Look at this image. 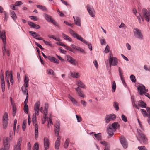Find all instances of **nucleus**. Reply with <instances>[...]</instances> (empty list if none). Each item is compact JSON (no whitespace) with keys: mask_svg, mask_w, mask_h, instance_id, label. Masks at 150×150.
Segmentation results:
<instances>
[{"mask_svg":"<svg viewBox=\"0 0 150 150\" xmlns=\"http://www.w3.org/2000/svg\"><path fill=\"white\" fill-rule=\"evenodd\" d=\"M120 127V125L117 122H114L112 125H109L108 128H107V131L109 136L110 137L112 136L114 134V132L116 131V129Z\"/></svg>","mask_w":150,"mask_h":150,"instance_id":"2","label":"nucleus"},{"mask_svg":"<svg viewBox=\"0 0 150 150\" xmlns=\"http://www.w3.org/2000/svg\"><path fill=\"white\" fill-rule=\"evenodd\" d=\"M100 41L102 45H105L106 44V42L104 39H100Z\"/></svg>","mask_w":150,"mask_h":150,"instance_id":"43","label":"nucleus"},{"mask_svg":"<svg viewBox=\"0 0 150 150\" xmlns=\"http://www.w3.org/2000/svg\"><path fill=\"white\" fill-rule=\"evenodd\" d=\"M45 58H48L51 62L58 64L59 63V61L56 58L54 57H44Z\"/></svg>","mask_w":150,"mask_h":150,"instance_id":"23","label":"nucleus"},{"mask_svg":"<svg viewBox=\"0 0 150 150\" xmlns=\"http://www.w3.org/2000/svg\"><path fill=\"white\" fill-rule=\"evenodd\" d=\"M144 18L147 22H149L150 19V14L146 9L144 8L142 10Z\"/></svg>","mask_w":150,"mask_h":150,"instance_id":"10","label":"nucleus"},{"mask_svg":"<svg viewBox=\"0 0 150 150\" xmlns=\"http://www.w3.org/2000/svg\"><path fill=\"white\" fill-rule=\"evenodd\" d=\"M24 112L27 114L28 112V107L27 105H25L24 108Z\"/></svg>","mask_w":150,"mask_h":150,"instance_id":"42","label":"nucleus"},{"mask_svg":"<svg viewBox=\"0 0 150 150\" xmlns=\"http://www.w3.org/2000/svg\"><path fill=\"white\" fill-rule=\"evenodd\" d=\"M35 111V113L34 114L36 115H38L39 113L40 109H34Z\"/></svg>","mask_w":150,"mask_h":150,"instance_id":"63","label":"nucleus"},{"mask_svg":"<svg viewBox=\"0 0 150 150\" xmlns=\"http://www.w3.org/2000/svg\"><path fill=\"white\" fill-rule=\"evenodd\" d=\"M47 119H48V120L47 121V122H48V125H47V127L49 128L50 127V124H53V123H52V117L51 116V115H50V116L49 117H48V118H47Z\"/></svg>","mask_w":150,"mask_h":150,"instance_id":"34","label":"nucleus"},{"mask_svg":"<svg viewBox=\"0 0 150 150\" xmlns=\"http://www.w3.org/2000/svg\"><path fill=\"white\" fill-rule=\"evenodd\" d=\"M32 122L33 125L35 126V125H37L36 124V117L35 115L33 114V115Z\"/></svg>","mask_w":150,"mask_h":150,"instance_id":"32","label":"nucleus"},{"mask_svg":"<svg viewBox=\"0 0 150 150\" xmlns=\"http://www.w3.org/2000/svg\"><path fill=\"white\" fill-rule=\"evenodd\" d=\"M21 90L23 94H24V95H27V93H28L27 89L22 87L21 88Z\"/></svg>","mask_w":150,"mask_h":150,"instance_id":"47","label":"nucleus"},{"mask_svg":"<svg viewBox=\"0 0 150 150\" xmlns=\"http://www.w3.org/2000/svg\"><path fill=\"white\" fill-rule=\"evenodd\" d=\"M39 149V145L38 143H36L34 146L33 150H38Z\"/></svg>","mask_w":150,"mask_h":150,"instance_id":"53","label":"nucleus"},{"mask_svg":"<svg viewBox=\"0 0 150 150\" xmlns=\"http://www.w3.org/2000/svg\"><path fill=\"white\" fill-rule=\"evenodd\" d=\"M29 33L35 39L40 40H43V38L42 37H40V35L36 32L30 31L29 32Z\"/></svg>","mask_w":150,"mask_h":150,"instance_id":"15","label":"nucleus"},{"mask_svg":"<svg viewBox=\"0 0 150 150\" xmlns=\"http://www.w3.org/2000/svg\"><path fill=\"white\" fill-rule=\"evenodd\" d=\"M40 102L39 101H38L35 103L34 106V109H40Z\"/></svg>","mask_w":150,"mask_h":150,"instance_id":"41","label":"nucleus"},{"mask_svg":"<svg viewBox=\"0 0 150 150\" xmlns=\"http://www.w3.org/2000/svg\"><path fill=\"white\" fill-rule=\"evenodd\" d=\"M60 123L58 122H57L55 125V132L56 136L58 137L55 143V147L56 149L58 150L60 145V137H59V131Z\"/></svg>","mask_w":150,"mask_h":150,"instance_id":"1","label":"nucleus"},{"mask_svg":"<svg viewBox=\"0 0 150 150\" xmlns=\"http://www.w3.org/2000/svg\"><path fill=\"white\" fill-rule=\"evenodd\" d=\"M138 104L142 108H145L146 106V104L142 101H139L138 102Z\"/></svg>","mask_w":150,"mask_h":150,"instance_id":"31","label":"nucleus"},{"mask_svg":"<svg viewBox=\"0 0 150 150\" xmlns=\"http://www.w3.org/2000/svg\"><path fill=\"white\" fill-rule=\"evenodd\" d=\"M138 91L139 92L140 94L142 95L146 92H148V90L146 89L144 86L142 84H140L137 86Z\"/></svg>","mask_w":150,"mask_h":150,"instance_id":"5","label":"nucleus"},{"mask_svg":"<svg viewBox=\"0 0 150 150\" xmlns=\"http://www.w3.org/2000/svg\"><path fill=\"white\" fill-rule=\"evenodd\" d=\"M1 87L2 91L3 92H4L5 90V84L4 81L1 82Z\"/></svg>","mask_w":150,"mask_h":150,"instance_id":"45","label":"nucleus"},{"mask_svg":"<svg viewBox=\"0 0 150 150\" xmlns=\"http://www.w3.org/2000/svg\"><path fill=\"white\" fill-rule=\"evenodd\" d=\"M26 121H24L22 125V129L23 131H24L26 127Z\"/></svg>","mask_w":150,"mask_h":150,"instance_id":"56","label":"nucleus"},{"mask_svg":"<svg viewBox=\"0 0 150 150\" xmlns=\"http://www.w3.org/2000/svg\"><path fill=\"white\" fill-rule=\"evenodd\" d=\"M138 148L139 150H147L144 146L138 147Z\"/></svg>","mask_w":150,"mask_h":150,"instance_id":"64","label":"nucleus"},{"mask_svg":"<svg viewBox=\"0 0 150 150\" xmlns=\"http://www.w3.org/2000/svg\"><path fill=\"white\" fill-rule=\"evenodd\" d=\"M23 4V3L21 1H17L15 3V6H19Z\"/></svg>","mask_w":150,"mask_h":150,"instance_id":"61","label":"nucleus"},{"mask_svg":"<svg viewBox=\"0 0 150 150\" xmlns=\"http://www.w3.org/2000/svg\"><path fill=\"white\" fill-rule=\"evenodd\" d=\"M36 6L38 8L42 11H47L46 7L44 6H42L41 5H37Z\"/></svg>","mask_w":150,"mask_h":150,"instance_id":"36","label":"nucleus"},{"mask_svg":"<svg viewBox=\"0 0 150 150\" xmlns=\"http://www.w3.org/2000/svg\"><path fill=\"white\" fill-rule=\"evenodd\" d=\"M137 132L138 134L137 137L140 142L141 143L143 142L144 144H147L148 139L145 135L142 133V132L140 130L137 129Z\"/></svg>","mask_w":150,"mask_h":150,"instance_id":"3","label":"nucleus"},{"mask_svg":"<svg viewBox=\"0 0 150 150\" xmlns=\"http://www.w3.org/2000/svg\"><path fill=\"white\" fill-rule=\"evenodd\" d=\"M10 13L12 18L14 21H16L17 18V17L15 12L11 10L10 11Z\"/></svg>","mask_w":150,"mask_h":150,"instance_id":"29","label":"nucleus"},{"mask_svg":"<svg viewBox=\"0 0 150 150\" xmlns=\"http://www.w3.org/2000/svg\"><path fill=\"white\" fill-rule=\"evenodd\" d=\"M118 62V59L115 57H110L109 63L110 67H111V65H117Z\"/></svg>","mask_w":150,"mask_h":150,"instance_id":"7","label":"nucleus"},{"mask_svg":"<svg viewBox=\"0 0 150 150\" xmlns=\"http://www.w3.org/2000/svg\"><path fill=\"white\" fill-rule=\"evenodd\" d=\"M29 18L31 19L34 21H37L38 20V18L36 16H29Z\"/></svg>","mask_w":150,"mask_h":150,"instance_id":"55","label":"nucleus"},{"mask_svg":"<svg viewBox=\"0 0 150 150\" xmlns=\"http://www.w3.org/2000/svg\"><path fill=\"white\" fill-rule=\"evenodd\" d=\"M76 83L77 84L79 87L83 88H85V85L81 81L79 80H77L76 81Z\"/></svg>","mask_w":150,"mask_h":150,"instance_id":"33","label":"nucleus"},{"mask_svg":"<svg viewBox=\"0 0 150 150\" xmlns=\"http://www.w3.org/2000/svg\"><path fill=\"white\" fill-rule=\"evenodd\" d=\"M74 23L76 25L78 26H81V21L80 18L79 17H76V20H74Z\"/></svg>","mask_w":150,"mask_h":150,"instance_id":"26","label":"nucleus"},{"mask_svg":"<svg viewBox=\"0 0 150 150\" xmlns=\"http://www.w3.org/2000/svg\"><path fill=\"white\" fill-rule=\"evenodd\" d=\"M67 59L68 61L73 65H76L77 64L76 61L71 57H67Z\"/></svg>","mask_w":150,"mask_h":150,"instance_id":"21","label":"nucleus"},{"mask_svg":"<svg viewBox=\"0 0 150 150\" xmlns=\"http://www.w3.org/2000/svg\"><path fill=\"white\" fill-rule=\"evenodd\" d=\"M76 50L79 52L81 53H82L83 54H85V51L84 49L79 47H78L77 49H76Z\"/></svg>","mask_w":150,"mask_h":150,"instance_id":"49","label":"nucleus"},{"mask_svg":"<svg viewBox=\"0 0 150 150\" xmlns=\"http://www.w3.org/2000/svg\"><path fill=\"white\" fill-rule=\"evenodd\" d=\"M69 143V139H67L65 142L64 145V147L65 148H67Z\"/></svg>","mask_w":150,"mask_h":150,"instance_id":"44","label":"nucleus"},{"mask_svg":"<svg viewBox=\"0 0 150 150\" xmlns=\"http://www.w3.org/2000/svg\"><path fill=\"white\" fill-rule=\"evenodd\" d=\"M42 40L44 42V43H45V44L46 45H47L49 46L50 47L52 46V45L49 42L47 41H45V40H44L43 39V40Z\"/></svg>","mask_w":150,"mask_h":150,"instance_id":"52","label":"nucleus"},{"mask_svg":"<svg viewBox=\"0 0 150 150\" xmlns=\"http://www.w3.org/2000/svg\"><path fill=\"white\" fill-rule=\"evenodd\" d=\"M64 48L66 49H67V50H69V51H71L73 52H74V50L73 49H72L70 47L67 46L66 45H65V46L64 47Z\"/></svg>","mask_w":150,"mask_h":150,"instance_id":"60","label":"nucleus"},{"mask_svg":"<svg viewBox=\"0 0 150 150\" xmlns=\"http://www.w3.org/2000/svg\"><path fill=\"white\" fill-rule=\"evenodd\" d=\"M76 90L79 96L83 98L84 97V94L82 92L81 89L79 87H78L77 88H76Z\"/></svg>","mask_w":150,"mask_h":150,"instance_id":"27","label":"nucleus"},{"mask_svg":"<svg viewBox=\"0 0 150 150\" xmlns=\"http://www.w3.org/2000/svg\"><path fill=\"white\" fill-rule=\"evenodd\" d=\"M28 24L31 28L37 29H39L40 28V26L39 25L35 24L33 22L30 21H28Z\"/></svg>","mask_w":150,"mask_h":150,"instance_id":"19","label":"nucleus"},{"mask_svg":"<svg viewBox=\"0 0 150 150\" xmlns=\"http://www.w3.org/2000/svg\"><path fill=\"white\" fill-rule=\"evenodd\" d=\"M130 78L132 82L134 83L136 82L135 77L134 75H131L130 76Z\"/></svg>","mask_w":150,"mask_h":150,"instance_id":"51","label":"nucleus"},{"mask_svg":"<svg viewBox=\"0 0 150 150\" xmlns=\"http://www.w3.org/2000/svg\"><path fill=\"white\" fill-rule=\"evenodd\" d=\"M146 110H146L144 109H141L140 111L144 117H147L149 118H150V108H147Z\"/></svg>","mask_w":150,"mask_h":150,"instance_id":"12","label":"nucleus"},{"mask_svg":"<svg viewBox=\"0 0 150 150\" xmlns=\"http://www.w3.org/2000/svg\"><path fill=\"white\" fill-rule=\"evenodd\" d=\"M43 16L45 20L48 22H52L54 20V19L52 18L51 16L46 13H44Z\"/></svg>","mask_w":150,"mask_h":150,"instance_id":"18","label":"nucleus"},{"mask_svg":"<svg viewBox=\"0 0 150 150\" xmlns=\"http://www.w3.org/2000/svg\"><path fill=\"white\" fill-rule=\"evenodd\" d=\"M69 31L70 33L74 37V36H76V35L77 34L74 31L71 29H70L69 30Z\"/></svg>","mask_w":150,"mask_h":150,"instance_id":"48","label":"nucleus"},{"mask_svg":"<svg viewBox=\"0 0 150 150\" xmlns=\"http://www.w3.org/2000/svg\"><path fill=\"white\" fill-rule=\"evenodd\" d=\"M119 28H123L124 29H125L126 28V26L124 23H122L121 25L119 26Z\"/></svg>","mask_w":150,"mask_h":150,"instance_id":"62","label":"nucleus"},{"mask_svg":"<svg viewBox=\"0 0 150 150\" xmlns=\"http://www.w3.org/2000/svg\"><path fill=\"white\" fill-rule=\"evenodd\" d=\"M120 141L121 144L125 149L127 148L128 146V144L127 140L123 136H121L120 138Z\"/></svg>","mask_w":150,"mask_h":150,"instance_id":"11","label":"nucleus"},{"mask_svg":"<svg viewBox=\"0 0 150 150\" xmlns=\"http://www.w3.org/2000/svg\"><path fill=\"white\" fill-rule=\"evenodd\" d=\"M3 12L4 14V21L6 22L8 18V13L5 11H4Z\"/></svg>","mask_w":150,"mask_h":150,"instance_id":"46","label":"nucleus"},{"mask_svg":"<svg viewBox=\"0 0 150 150\" xmlns=\"http://www.w3.org/2000/svg\"><path fill=\"white\" fill-rule=\"evenodd\" d=\"M47 73L48 74L52 75L53 76H55L56 75V74L53 70L51 69L47 70Z\"/></svg>","mask_w":150,"mask_h":150,"instance_id":"39","label":"nucleus"},{"mask_svg":"<svg viewBox=\"0 0 150 150\" xmlns=\"http://www.w3.org/2000/svg\"><path fill=\"white\" fill-rule=\"evenodd\" d=\"M121 118L122 120L125 122H127V118L124 115H122L121 116Z\"/></svg>","mask_w":150,"mask_h":150,"instance_id":"58","label":"nucleus"},{"mask_svg":"<svg viewBox=\"0 0 150 150\" xmlns=\"http://www.w3.org/2000/svg\"><path fill=\"white\" fill-rule=\"evenodd\" d=\"M22 140L21 138H19L17 141V144L14 147V150H21V145Z\"/></svg>","mask_w":150,"mask_h":150,"instance_id":"16","label":"nucleus"},{"mask_svg":"<svg viewBox=\"0 0 150 150\" xmlns=\"http://www.w3.org/2000/svg\"><path fill=\"white\" fill-rule=\"evenodd\" d=\"M109 49L110 47L108 45H107L104 51V52L105 53H108L109 52Z\"/></svg>","mask_w":150,"mask_h":150,"instance_id":"54","label":"nucleus"},{"mask_svg":"<svg viewBox=\"0 0 150 150\" xmlns=\"http://www.w3.org/2000/svg\"><path fill=\"white\" fill-rule=\"evenodd\" d=\"M71 76L74 78H78L80 76V74L78 73L71 72Z\"/></svg>","mask_w":150,"mask_h":150,"instance_id":"30","label":"nucleus"},{"mask_svg":"<svg viewBox=\"0 0 150 150\" xmlns=\"http://www.w3.org/2000/svg\"><path fill=\"white\" fill-rule=\"evenodd\" d=\"M133 33L134 36L139 39L143 40V36L141 33V31L137 28H135L133 29Z\"/></svg>","mask_w":150,"mask_h":150,"instance_id":"4","label":"nucleus"},{"mask_svg":"<svg viewBox=\"0 0 150 150\" xmlns=\"http://www.w3.org/2000/svg\"><path fill=\"white\" fill-rule=\"evenodd\" d=\"M116 118V116L114 114L107 115L105 117L106 122L108 123L111 120H113Z\"/></svg>","mask_w":150,"mask_h":150,"instance_id":"13","label":"nucleus"},{"mask_svg":"<svg viewBox=\"0 0 150 150\" xmlns=\"http://www.w3.org/2000/svg\"><path fill=\"white\" fill-rule=\"evenodd\" d=\"M74 38H76L77 39L83 42L86 45H87L88 43V42H87L84 40L82 37L80 35H79L78 34H77L76 35V36H74Z\"/></svg>","mask_w":150,"mask_h":150,"instance_id":"17","label":"nucleus"},{"mask_svg":"<svg viewBox=\"0 0 150 150\" xmlns=\"http://www.w3.org/2000/svg\"><path fill=\"white\" fill-rule=\"evenodd\" d=\"M0 38L2 40L4 45H6V43L5 32L4 30H1V27H0Z\"/></svg>","mask_w":150,"mask_h":150,"instance_id":"9","label":"nucleus"},{"mask_svg":"<svg viewBox=\"0 0 150 150\" xmlns=\"http://www.w3.org/2000/svg\"><path fill=\"white\" fill-rule=\"evenodd\" d=\"M29 81V79L28 77L26 76V75H25L24 77V85L25 87L27 88L28 86V82Z\"/></svg>","mask_w":150,"mask_h":150,"instance_id":"25","label":"nucleus"},{"mask_svg":"<svg viewBox=\"0 0 150 150\" xmlns=\"http://www.w3.org/2000/svg\"><path fill=\"white\" fill-rule=\"evenodd\" d=\"M94 136L96 139L98 140H100L102 138L101 135V133L95 134Z\"/></svg>","mask_w":150,"mask_h":150,"instance_id":"38","label":"nucleus"},{"mask_svg":"<svg viewBox=\"0 0 150 150\" xmlns=\"http://www.w3.org/2000/svg\"><path fill=\"white\" fill-rule=\"evenodd\" d=\"M68 97L74 104H77V102L71 96L69 95Z\"/></svg>","mask_w":150,"mask_h":150,"instance_id":"35","label":"nucleus"},{"mask_svg":"<svg viewBox=\"0 0 150 150\" xmlns=\"http://www.w3.org/2000/svg\"><path fill=\"white\" fill-rule=\"evenodd\" d=\"M11 75H12V72L10 73L8 71H6V80H7V85L8 86L9 88L10 86V83L8 80V78L9 76L11 77Z\"/></svg>","mask_w":150,"mask_h":150,"instance_id":"20","label":"nucleus"},{"mask_svg":"<svg viewBox=\"0 0 150 150\" xmlns=\"http://www.w3.org/2000/svg\"><path fill=\"white\" fill-rule=\"evenodd\" d=\"M35 139H37L38 137V126L35 125Z\"/></svg>","mask_w":150,"mask_h":150,"instance_id":"37","label":"nucleus"},{"mask_svg":"<svg viewBox=\"0 0 150 150\" xmlns=\"http://www.w3.org/2000/svg\"><path fill=\"white\" fill-rule=\"evenodd\" d=\"M44 146L45 149H48L49 142V139L47 137L44 138Z\"/></svg>","mask_w":150,"mask_h":150,"instance_id":"24","label":"nucleus"},{"mask_svg":"<svg viewBox=\"0 0 150 150\" xmlns=\"http://www.w3.org/2000/svg\"><path fill=\"white\" fill-rule=\"evenodd\" d=\"M8 115L7 113H4L3 117V128L6 129L8 124Z\"/></svg>","mask_w":150,"mask_h":150,"instance_id":"8","label":"nucleus"},{"mask_svg":"<svg viewBox=\"0 0 150 150\" xmlns=\"http://www.w3.org/2000/svg\"><path fill=\"white\" fill-rule=\"evenodd\" d=\"M86 8L89 14L92 17H94L95 12L93 7L89 4H88L86 6Z\"/></svg>","mask_w":150,"mask_h":150,"instance_id":"6","label":"nucleus"},{"mask_svg":"<svg viewBox=\"0 0 150 150\" xmlns=\"http://www.w3.org/2000/svg\"><path fill=\"white\" fill-rule=\"evenodd\" d=\"M113 106L114 108H115V109L117 111L118 110L119 108L118 103L117 102H114Z\"/></svg>","mask_w":150,"mask_h":150,"instance_id":"40","label":"nucleus"},{"mask_svg":"<svg viewBox=\"0 0 150 150\" xmlns=\"http://www.w3.org/2000/svg\"><path fill=\"white\" fill-rule=\"evenodd\" d=\"M62 35L63 36V38L65 40H67L68 41L71 42H72V40L71 38L69 37L68 35L64 34L63 33H62Z\"/></svg>","mask_w":150,"mask_h":150,"instance_id":"28","label":"nucleus"},{"mask_svg":"<svg viewBox=\"0 0 150 150\" xmlns=\"http://www.w3.org/2000/svg\"><path fill=\"white\" fill-rule=\"evenodd\" d=\"M76 116L78 122H80L82 120V119L80 116H78L77 115H76Z\"/></svg>","mask_w":150,"mask_h":150,"instance_id":"59","label":"nucleus"},{"mask_svg":"<svg viewBox=\"0 0 150 150\" xmlns=\"http://www.w3.org/2000/svg\"><path fill=\"white\" fill-rule=\"evenodd\" d=\"M119 76H120V78H121V81H122L123 84H124V85H125L126 84V83L124 79L122 73V71L121 70V69L120 67L119 68Z\"/></svg>","mask_w":150,"mask_h":150,"instance_id":"22","label":"nucleus"},{"mask_svg":"<svg viewBox=\"0 0 150 150\" xmlns=\"http://www.w3.org/2000/svg\"><path fill=\"white\" fill-rule=\"evenodd\" d=\"M116 88V85L115 81H113L112 86V91L114 92H115Z\"/></svg>","mask_w":150,"mask_h":150,"instance_id":"50","label":"nucleus"},{"mask_svg":"<svg viewBox=\"0 0 150 150\" xmlns=\"http://www.w3.org/2000/svg\"><path fill=\"white\" fill-rule=\"evenodd\" d=\"M8 138H6L3 140V144L4 149L2 148L0 150H8L9 148V145L8 144Z\"/></svg>","mask_w":150,"mask_h":150,"instance_id":"14","label":"nucleus"},{"mask_svg":"<svg viewBox=\"0 0 150 150\" xmlns=\"http://www.w3.org/2000/svg\"><path fill=\"white\" fill-rule=\"evenodd\" d=\"M16 109L15 107L13 106V116L15 115L16 113Z\"/></svg>","mask_w":150,"mask_h":150,"instance_id":"57","label":"nucleus"}]
</instances>
